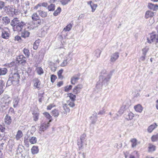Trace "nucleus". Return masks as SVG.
Here are the masks:
<instances>
[{"label": "nucleus", "mask_w": 158, "mask_h": 158, "mask_svg": "<svg viewBox=\"0 0 158 158\" xmlns=\"http://www.w3.org/2000/svg\"><path fill=\"white\" fill-rule=\"evenodd\" d=\"M124 155H125V158H127L128 156V155L129 154V152L128 151H126L125 152H124Z\"/></svg>", "instance_id": "nucleus-61"}, {"label": "nucleus", "mask_w": 158, "mask_h": 158, "mask_svg": "<svg viewBox=\"0 0 158 158\" xmlns=\"http://www.w3.org/2000/svg\"><path fill=\"white\" fill-rule=\"evenodd\" d=\"M79 78L77 77H73L71 78V82L73 84H75L78 81Z\"/></svg>", "instance_id": "nucleus-32"}, {"label": "nucleus", "mask_w": 158, "mask_h": 158, "mask_svg": "<svg viewBox=\"0 0 158 158\" xmlns=\"http://www.w3.org/2000/svg\"><path fill=\"white\" fill-rule=\"evenodd\" d=\"M20 21L17 18H15L11 20L10 25L13 27V28L16 26L18 23H19Z\"/></svg>", "instance_id": "nucleus-15"}, {"label": "nucleus", "mask_w": 158, "mask_h": 158, "mask_svg": "<svg viewBox=\"0 0 158 158\" xmlns=\"http://www.w3.org/2000/svg\"><path fill=\"white\" fill-rule=\"evenodd\" d=\"M40 10H38L39 15L43 18H44L47 17V13L46 12L43 10V7H40Z\"/></svg>", "instance_id": "nucleus-13"}, {"label": "nucleus", "mask_w": 158, "mask_h": 158, "mask_svg": "<svg viewBox=\"0 0 158 158\" xmlns=\"http://www.w3.org/2000/svg\"><path fill=\"white\" fill-rule=\"evenodd\" d=\"M73 101H70V100H68L67 101V103L65 104H67V107L68 105L71 107H73L75 105Z\"/></svg>", "instance_id": "nucleus-36"}, {"label": "nucleus", "mask_w": 158, "mask_h": 158, "mask_svg": "<svg viewBox=\"0 0 158 158\" xmlns=\"http://www.w3.org/2000/svg\"><path fill=\"white\" fill-rule=\"evenodd\" d=\"M71 60V58L69 56H68L67 57H66V59L64 60H67L66 61L67 64H68V63H70V61Z\"/></svg>", "instance_id": "nucleus-52"}, {"label": "nucleus", "mask_w": 158, "mask_h": 158, "mask_svg": "<svg viewBox=\"0 0 158 158\" xmlns=\"http://www.w3.org/2000/svg\"><path fill=\"white\" fill-rule=\"evenodd\" d=\"M30 143L32 144L36 143L37 142V139L36 137L33 136L29 139Z\"/></svg>", "instance_id": "nucleus-29"}, {"label": "nucleus", "mask_w": 158, "mask_h": 158, "mask_svg": "<svg viewBox=\"0 0 158 158\" xmlns=\"http://www.w3.org/2000/svg\"><path fill=\"white\" fill-rule=\"evenodd\" d=\"M23 52L26 56L27 57H29L30 55V52L28 49L24 48L23 50Z\"/></svg>", "instance_id": "nucleus-39"}, {"label": "nucleus", "mask_w": 158, "mask_h": 158, "mask_svg": "<svg viewBox=\"0 0 158 158\" xmlns=\"http://www.w3.org/2000/svg\"><path fill=\"white\" fill-rule=\"evenodd\" d=\"M17 61L19 64L24 65L26 63V58L23 55H21L17 58Z\"/></svg>", "instance_id": "nucleus-7"}, {"label": "nucleus", "mask_w": 158, "mask_h": 158, "mask_svg": "<svg viewBox=\"0 0 158 158\" xmlns=\"http://www.w3.org/2000/svg\"><path fill=\"white\" fill-rule=\"evenodd\" d=\"M40 42V40H36L34 43L33 49L34 50H36L38 48L39 45V43Z\"/></svg>", "instance_id": "nucleus-34"}, {"label": "nucleus", "mask_w": 158, "mask_h": 158, "mask_svg": "<svg viewBox=\"0 0 158 158\" xmlns=\"http://www.w3.org/2000/svg\"><path fill=\"white\" fill-rule=\"evenodd\" d=\"M33 115L34 121H37L39 118V114L38 113H35L34 112L33 113Z\"/></svg>", "instance_id": "nucleus-31"}, {"label": "nucleus", "mask_w": 158, "mask_h": 158, "mask_svg": "<svg viewBox=\"0 0 158 158\" xmlns=\"http://www.w3.org/2000/svg\"><path fill=\"white\" fill-rule=\"evenodd\" d=\"M7 69L5 68L0 69V75H5L7 72Z\"/></svg>", "instance_id": "nucleus-30"}, {"label": "nucleus", "mask_w": 158, "mask_h": 158, "mask_svg": "<svg viewBox=\"0 0 158 158\" xmlns=\"http://www.w3.org/2000/svg\"><path fill=\"white\" fill-rule=\"evenodd\" d=\"M39 151L38 147L37 146H33L31 149V152L33 154H37Z\"/></svg>", "instance_id": "nucleus-24"}, {"label": "nucleus", "mask_w": 158, "mask_h": 158, "mask_svg": "<svg viewBox=\"0 0 158 158\" xmlns=\"http://www.w3.org/2000/svg\"><path fill=\"white\" fill-rule=\"evenodd\" d=\"M2 21L3 24L6 25L10 23V19L8 17L5 16L2 17Z\"/></svg>", "instance_id": "nucleus-23"}, {"label": "nucleus", "mask_w": 158, "mask_h": 158, "mask_svg": "<svg viewBox=\"0 0 158 158\" xmlns=\"http://www.w3.org/2000/svg\"><path fill=\"white\" fill-rule=\"evenodd\" d=\"M78 86H76L73 89V92L75 93H77V89H78Z\"/></svg>", "instance_id": "nucleus-58"}, {"label": "nucleus", "mask_w": 158, "mask_h": 158, "mask_svg": "<svg viewBox=\"0 0 158 158\" xmlns=\"http://www.w3.org/2000/svg\"><path fill=\"white\" fill-rule=\"evenodd\" d=\"M70 0H60V2L61 4L63 5H64L67 4Z\"/></svg>", "instance_id": "nucleus-47"}, {"label": "nucleus", "mask_w": 158, "mask_h": 158, "mask_svg": "<svg viewBox=\"0 0 158 158\" xmlns=\"http://www.w3.org/2000/svg\"><path fill=\"white\" fill-rule=\"evenodd\" d=\"M148 6L149 9L153 10H156L158 9V5L157 4H154L152 3H148Z\"/></svg>", "instance_id": "nucleus-17"}, {"label": "nucleus", "mask_w": 158, "mask_h": 158, "mask_svg": "<svg viewBox=\"0 0 158 158\" xmlns=\"http://www.w3.org/2000/svg\"><path fill=\"white\" fill-rule=\"evenodd\" d=\"M36 21L35 22V24H36V26H34V25H33V26L34 27V28L35 27H38V26L40 25L41 24V21L39 19Z\"/></svg>", "instance_id": "nucleus-50"}, {"label": "nucleus", "mask_w": 158, "mask_h": 158, "mask_svg": "<svg viewBox=\"0 0 158 158\" xmlns=\"http://www.w3.org/2000/svg\"><path fill=\"white\" fill-rule=\"evenodd\" d=\"M72 27V24L71 23H69L64 28V31H69L71 29Z\"/></svg>", "instance_id": "nucleus-38"}, {"label": "nucleus", "mask_w": 158, "mask_h": 158, "mask_svg": "<svg viewBox=\"0 0 158 158\" xmlns=\"http://www.w3.org/2000/svg\"><path fill=\"white\" fill-rule=\"evenodd\" d=\"M131 147L132 148L135 147L137 145V140L135 138H133L131 140Z\"/></svg>", "instance_id": "nucleus-33"}, {"label": "nucleus", "mask_w": 158, "mask_h": 158, "mask_svg": "<svg viewBox=\"0 0 158 158\" xmlns=\"http://www.w3.org/2000/svg\"><path fill=\"white\" fill-rule=\"evenodd\" d=\"M148 42L151 44L155 42L156 44L158 43V33H156L155 32H152L150 34V36L147 38Z\"/></svg>", "instance_id": "nucleus-2"}, {"label": "nucleus", "mask_w": 158, "mask_h": 158, "mask_svg": "<svg viewBox=\"0 0 158 158\" xmlns=\"http://www.w3.org/2000/svg\"><path fill=\"white\" fill-rule=\"evenodd\" d=\"M4 102V103L9 105L11 101V98L8 95L4 94L2 100L1 101Z\"/></svg>", "instance_id": "nucleus-8"}, {"label": "nucleus", "mask_w": 158, "mask_h": 158, "mask_svg": "<svg viewBox=\"0 0 158 158\" xmlns=\"http://www.w3.org/2000/svg\"><path fill=\"white\" fill-rule=\"evenodd\" d=\"M36 72L38 75H41L44 73V71L43 69L40 67L37 68L36 69Z\"/></svg>", "instance_id": "nucleus-35"}, {"label": "nucleus", "mask_w": 158, "mask_h": 158, "mask_svg": "<svg viewBox=\"0 0 158 158\" xmlns=\"http://www.w3.org/2000/svg\"><path fill=\"white\" fill-rule=\"evenodd\" d=\"M61 11V9L60 7H58L57 9L54 12L53 15L54 16H56L60 14Z\"/></svg>", "instance_id": "nucleus-37"}, {"label": "nucleus", "mask_w": 158, "mask_h": 158, "mask_svg": "<svg viewBox=\"0 0 158 158\" xmlns=\"http://www.w3.org/2000/svg\"><path fill=\"white\" fill-rule=\"evenodd\" d=\"M148 50L149 48L147 47H146L142 49L143 54L144 56H146Z\"/></svg>", "instance_id": "nucleus-45"}, {"label": "nucleus", "mask_w": 158, "mask_h": 158, "mask_svg": "<svg viewBox=\"0 0 158 158\" xmlns=\"http://www.w3.org/2000/svg\"><path fill=\"white\" fill-rule=\"evenodd\" d=\"M72 86V85H70L69 86H66L65 87L64 91L65 92H68L71 89Z\"/></svg>", "instance_id": "nucleus-49"}, {"label": "nucleus", "mask_w": 158, "mask_h": 158, "mask_svg": "<svg viewBox=\"0 0 158 158\" xmlns=\"http://www.w3.org/2000/svg\"><path fill=\"white\" fill-rule=\"evenodd\" d=\"M68 96L69 97L70 101H74L75 100L76 96L72 94H69Z\"/></svg>", "instance_id": "nucleus-42"}, {"label": "nucleus", "mask_w": 158, "mask_h": 158, "mask_svg": "<svg viewBox=\"0 0 158 158\" xmlns=\"http://www.w3.org/2000/svg\"><path fill=\"white\" fill-rule=\"evenodd\" d=\"M63 107L64 111L61 112V115L62 116H65L67 115V113L69 112L70 109L69 107H67V104H63Z\"/></svg>", "instance_id": "nucleus-10"}, {"label": "nucleus", "mask_w": 158, "mask_h": 158, "mask_svg": "<svg viewBox=\"0 0 158 158\" xmlns=\"http://www.w3.org/2000/svg\"><path fill=\"white\" fill-rule=\"evenodd\" d=\"M14 112V109L12 107H10L9 110V112L12 113H13Z\"/></svg>", "instance_id": "nucleus-63"}, {"label": "nucleus", "mask_w": 158, "mask_h": 158, "mask_svg": "<svg viewBox=\"0 0 158 158\" xmlns=\"http://www.w3.org/2000/svg\"><path fill=\"white\" fill-rule=\"evenodd\" d=\"M57 78L56 76L54 75H52L51 76V81L53 83L54 82L56 79Z\"/></svg>", "instance_id": "nucleus-48"}, {"label": "nucleus", "mask_w": 158, "mask_h": 158, "mask_svg": "<svg viewBox=\"0 0 158 158\" xmlns=\"http://www.w3.org/2000/svg\"><path fill=\"white\" fill-rule=\"evenodd\" d=\"M134 117V114L132 112H130L128 113L126 116V119L127 120H131Z\"/></svg>", "instance_id": "nucleus-25"}, {"label": "nucleus", "mask_w": 158, "mask_h": 158, "mask_svg": "<svg viewBox=\"0 0 158 158\" xmlns=\"http://www.w3.org/2000/svg\"><path fill=\"white\" fill-rule=\"evenodd\" d=\"M151 139L152 142H155L158 141V133L153 135L151 137Z\"/></svg>", "instance_id": "nucleus-26"}, {"label": "nucleus", "mask_w": 158, "mask_h": 158, "mask_svg": "<svg viewBox=\"0 0 158 158\" xmlns=\"http://www.w3.org/2000/svg\"><path fill=\"white\" fill-rule=\"evenodd\" d=\"M16 64L15 63V62H11L10 64H9V66L10 67H11L12 66H16Z\"/></svg>", "instance_id": "nucleus-57"}, {"label": "nucleus", "mask_w": 158, "mask_h": 158, "mask_svg": "<svg viewBox=\"0 0 158 158\" xmlns=\"http://www.w3.org/2000/svg\"><path fill=\"white\" fill-rule=\"evenodd\" d=\"M19 101V99L18 97L15 98L14 99L13 104L14 108H16L18 106Z\"/></svg>", "instance_id": "nucleus-22"}, {"label": "nucleus", "mask_w": 158, "mask_h": 158, "mask_svg": "<svg viewBox=\"0 0 158 158\" xmlns=\"http://www.w3.org/2000/svg\"><path fill=\"white\" fill-rule=\"evenodd\" d=\"M157 127V125L156 123H154L150 125L147 129L148 132L150 133H151Z\"/></svg>", "instance_id": "nucleus-18"}, {"label": "nucleus", "mask_w": 158, "mask_h": 158, "mask_svg": "<svg viewBox=\"0 0 158 158\" xmlns=\"http://www.w3.org/2000/svg\"><path fill=\"white\" fill-rule=\"evenodd\" d=\"M54 106H53V104H50L47 106V109L48 110H51Z\"/></svg>", "instance_id": "nucleus-55"}, {"label": "nucleus", "mask_w": 158, "mask_h": 158, "mask_svg": "<svg viewBox=\"0 0 158 158\" xmlns=\"http://www.w3.org/2000/svg\"><path fill=\"white\" fill-rule=\"evenodd\" d=\"M11 122V120L10 117L8 116L7 115L5 116V122L6 123L9 125Z\"/></svg>", "instance_id": "nucleus-28"}, {"label": "nucleus", "mask_w": 158, "mask_h": 158, "mask_svg": "<svg viewBox=\"0 0 158 158\" xmlns=\"http://www.w3.org/2000/svg\"><path fill=\"white\" fill-rule=\"evenodd\" d=\"M10 34L8 32L6 31L5 29H2V30L1 37L2 38L7 39L9 37Z\"/></svg>", "instance_id": "nucleus-11"}, {"label": "nucleus", "mask_w": 158, "mask_h": 158, "mask_svg": "<svg viewBox=\"0 0 158 158\" xmlns=\"http://www.w3.org/2000/svg\"><path fill=\"white\" fill-rule=\"evenodd\" d=\"M19 75L18 73H11L9 75V77L7 81L8 83H11L13 85H16L19 83Z\"/></svg>", "instance_id": "nucleus-1"}, {"label": "nucleus", "mask_w": 158, "mask_h": 158, "mask_svg": "<svg viewBox=\"0 0 158 158\" xmlns=\"http://www.w3.org/2000/svg\"><path fill=\"white\" fill-rule=\"evenodd\" d=\"M21 146H19L17 150V153H21V152H22L23 149L22 148L20 147Z\"/></svg>", "instance_id": "nucleus-51"}, {"label": "nucleus", "mask_w": 158, "mask_h": 158, "mask_svg": "<svg viewBox=\"0 0 158 158\" xmlns=\"http://www.w3.org/2000/svg\"><path fill=\"white\" fill-rule=\"evenodd\" d=\"M23 136V134L22 131L20 130H19L16 135L15 138L17 140H19Z\"/></svg>", "instance_id": "nucleus-27"}, {"label": "nucleus", "mask_w": 158, "mask_h": 158, "mask_svg": "<svg viewBox=\"0 0 158 158\" xmlns=\"http://www.w3.org/2000/svg\"><path fill=\"white\" fill-rule=\"evenodd\" d=\"M63 84V81H60L57 84V86H58V87H60V86H61Z\"/></svg>", "instance_id": "nucleus-62"}, {"label": "nucleus", "mask_w": 158, "mask_h": 158, "mask_svg": "<svg viewBox=\"0 0 158 158\" xmlns=\"http://www.w3.org/2000/svg\"><path fill=\"white\" fill-rule=\"evenodd\" d=\"M119 57V53L115 52L111 56L110 61L112 62H114L118 59Z\"/></svg>", "instance_id": "nucleus-12"}, {"label": "nucleus", "mask_w": 158, "mask_h": 158, "mask_svg": "<svg viewBox=\"0 0 158 158\" xmlns=\"http://www.w3.org/2000/svg\"><path fill=\"white\" fill-rule=\"evenodd\" d=\"M25 26L26 23L24 22L23 21H20L19 23H18V24L13 28V30L14 31H21L23 30V28L25 27Z\"/></svg>", "instance_id": "nucleus-5"}, {"label": "nucleus", "mask_w": 158, "mask_h": 158, "mask_svg": "<svg viewBox=\"0 0 158 158\" xmlns=\"http://www.w3.org/2000/svg\"><path fill=\"white\" fill-rule=\"evenodd\" d=\"M51 121L52 120H49L42 123L39 128V133L41 134L42 132L46 130L49 127L50 123Z\"/></svg>", "instance_id": "nucleus-4"}, {"label": "nucleus", "mask_w": 158, "mask_h": 158, "mask_svg": "<svg viewBox=\"0 0 158 158\" xmlns=\"http://www.w3.org/2000/svg\"><path fill=\"white\" fill-rule=\"evenodd\" d=\"M66 60H64L63 61L62 63L61 64V66L62 67H64L66 66L67 64V63L66 62Z\"/></svg>", "instance_id": "nucleus-53"}, {"label": "nucleus", "mask_w": 158, "mask_h": 158, "mask_svg": "<svg viewBox=\"0 0 158 158\" xmlns=\"http://www.w3.org/2000/svg\"><path fill=\"white\" fill-rule=\"evenodd\" d=\"M87 4L89 5L92 9V12H94L96 9L98 5L97 4H94L92 2V1H89L87 2Z\"/></svg>", "instance_id": "nucleus-19"}, {"label": "nucleus", "mask_w": 158, "mask_h": 158, "mask_svg": "<svg viewBox=\"0 0 158 158\" xmlns=\"http://www.w3.org/2000/svg\"><path fill=\"white\" fill-rule=\"evenodd\" d=\"M4 6V2L2 1H0V9H1Z\"/></svg>", "instance_id": "nucleus-54"}, {"label": "nucleus", "mask_w": 158, "mask_h": 158, "mask_svg": "<svg viewBox=\"0 0 158 158\" xmlns=\"http://www.w3.org/2000/svg\"><path fill=\"white\" fill-rule=\"evenodd\" d=\"M39 17L36 13H35L33 14L32 16V19L34 20H37L39 19Z\"/></svg>", "instance_id": "nucleus-43"}, {"label": "nucleus", "mask_w": 158, "mask_h": 158, "mask_svg": "<svg viewBox=\"0 0 158 158\" xmlns=\"http://www.w3.org/2000/svg\"><path fill=\"white\" fill-rule=\"evenodd\" d=\"M43 114L44 115L45 117L48 118V120H51L50 119L51 118V116L48 113L45 112L43 113Z\"/></svg>", "instance_id": "nucleus-46"}, {"label": "nucleus", "mask_w": 158, "mask_h": 158, "mask_svg": "<svg viewBox=\"0 0 158 158\" xmlns=\"http://www.w3.org/2000/svg\"><path fill=\"white\" fill-rule=\"evenodd\" d=\"M63 69H60L59 70L57 73V75L58 77V78L61 79L63 78V76L62 75V74L63 73Z\"/></svg>", "instance_id": "nucleus-44"}, {"label": "nucleus", "mask_w": 158, "mask_h": 158, "mask_svg": "<svg viewBox=\"0 0 158 158\" xmlns=\"http://www.w3.org/2000/svg\"><path fill=\"white\" fill-rule=\"evenodd\" d=\"M52 114L55 117H57L59 115V113L57 110L55 109L52 111Z\"/></svg>", "instance_id": "nucleus-40"}, {"label": "nucleus", "mask_w": 158, "mask_h": 158, "mask_svg": "<svg viewBox=\"0 0 158 158\" xmlns=\"http://www.w3.org/2000/svg\"><path fill=\"white\" fill-rule=\"evenodd\" d=\"M34 28V27L32 25H31L25 28L23 30H22L21 31V36L24 38L28 37L30 34L29 31L33 29Z\"/></svg>", "instance_id": "nucleus-3"}, {"label": "nucleus", "mask_w": 158, "mask_h": 158, "mask_svg": "<svg viewBox=\"0 0 158 158\" xmlns=\"http://www.w3.org/2000/svg\"><path fill=\"white\" fill-rule=\"evenodd\" d=\"M8 105L4 103V102L1 101L0 102V110L4 112L5 110L8 108Z\"/></svg>", "instance_id": "nucleus-9"}, {"label": "nucleus", "mask_w": 158, "mask_h": 158, "mask_svg": "<svg viewBox=\"0 0 158 158\" xmlns=\"http://www.w3.org/2000/svg\"><path fill=\"white\" fill-rule=\"evenodd\" d=\"M4 91V90L3 89V87L2 85L1 84L0 85V95L3 93Z\"/></svg>", "instance_id": "nucleus-56"}, {"label": "nucleus", "mask_w": 158, "mask_h": 158, "mask_svg": "<svg viewBox=\"0 0 158 158\" xmlns=\"http://www.w3.org/2000/svg\"><path fill=\"white\" fill-rule=\"evenodd\" d=\"M135 110L138 112L141 113L143 110V107L140 104H138L134 106Z\"/></svg>", "instance_id": "nucleus-20"}, {"label": "nucleus", "mask_w": 158, "mask_h": 158, "mask_svg": "<svg viewBox=\"0 0 158 158\" xmlns=\"http://www.w3.org/2000/svg\"><path fill=\"white\" fill-rule=\"evenodd\" d=\"M154 15V12L148 10L146 12L145 15V17L146 19H148L153 17Z\"/></svg>", "instance_id": "nucleus-21"}, {"label": "nucleus", "mask_w": 158, "mask_h": 158, "mask_svg": "<svg viewBox=\"0 0 158 158\" xmlns=\"http://www.w3.org/2000/svg\"><path fill=\"white\" fill-rule=\"evenodd\" d=\"M5 130V128L3 127L2 126L0 125V131L2 132L4 131Z\"/></svg>", "instance_id": "nucleus-60"}, {"label": "nucleus", "mask_w": 158, "mask_h": 158, "mask_svg": "<svg viewBox=\"0 0 158 158\" xmlns=\"http://www.w3.org/2000/svg\"><path fill=\"white\" fill-rule=\"evenodd\" d=\"M48 9L49 11H53L55 9V6L53 4H51L48 6Z\"/></svg>", "instance_id": "nucleus-41"}, {"label": "nucleus", "mask_w": 158, "mask_h": 158, "mask_svg": "<svg viewBox=\"0 0 158 158\" xmlns=\"http://www.w3.org/2000/svg\"><path fill=\"white\" fill-rule=\"evenodd\" d=\"M156 149V146L154 145L152 143H148V152H152L155 151Z\"/></svg>", "instance_id": "nucleus-14"}, {"label": "nucleus", "mask_w": 158, "mask_h": 158, "mask_svg": "<svg viewBox=\"0 0 158 158\" xmlns=\"http://www.w3.org/2000/svg\"><path fill=\"white\" fill-rule=\"evenodd\" d=\"M34 86L35 88H37L39 90L40 88V81L38 79H35L33 81Z\"/></svg>", "instance_id": "nucleus-16"}, {"label": "nucleus", "mask_w": 158, "mask_h": 158, "mask_svg": "<svg viewBox=\"0 0 158 158\" xmlns=\"http://www.w3.org/2000/svg\"><path fill=\"white\" fill-rule=\"evenodd\" d=\"M15 40H17L18 41H19L21 40V37L18 35L15 36Z\"/></svg>", "instance_id": "nucleus-59"}, {"label": "nucleus", "mask_w": 158, "mask_h": 158, "mask_svg": "<svg viewBox=\"0 0 158 158\" xmlns=\"http://www.w3.org/2000/svg\"><path fill=\"white\" fill-rule=\"evenodd\" d=\"M145 56H142L140 58V59L141 60L144 61L145 59Z\"/></svg>", "instance_id": "nucleus-64"}, {"label": "nucleus", "mask_w": 158, "mask_h": 158, "mask_svg": "<svg viewBox=\"0 0 158 158\" xmlns=\"http://www.w3.org/2000/svg\"><path fill=\"white\" fill-rule=\"evenodd\" d=\"M5 9L6 11V13L8 15L11 16H14L15 14V9L13 7H11L10 6H5Z\"/></svg>", "instance_id": "nucleus-6"}]
</instances>
